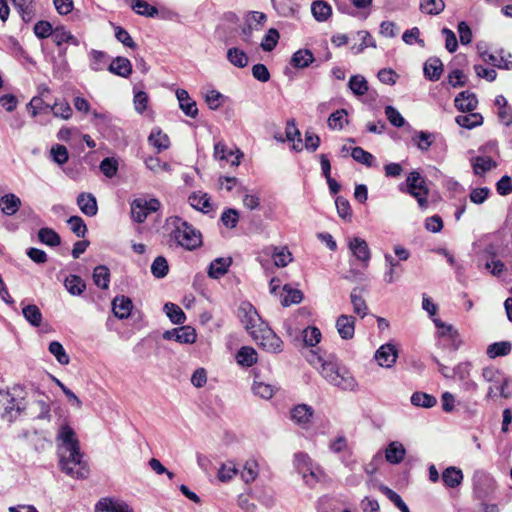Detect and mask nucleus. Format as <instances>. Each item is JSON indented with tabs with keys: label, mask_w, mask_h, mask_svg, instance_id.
Returning a JSON list of instances; mask_svg holds the SVG:
<instances>
[{
	"label": "nucleus",
	"mask_w": 512,
	"mask_h": 512,
	"mask_svg": "<svg viewBox=\"0 0 512 512\" xmlns=\"http://www.w3.org/2000/svg\"><path fill=\"white\" fill-rule=\"evenodd\" d=\"M285 137L287 141L292 143L293 150L297 152L303 150V141L301 139L300 131L296 126L295 119H289L286 122Z\"/></svg>",
	"instance_id": "obj_25"
},
{
	"label": "nucleus",
	"mask_w": 512,
	"mask_h": 512,
	"mask_svg": "<svg viewBox=\"0 0 512 512\" xmlns=\"http://www.w3.org/2000/svg\"><path fill=\"white\" fill-rule=\"evenodd\" d=\"M21 206V200L18 196L13 193L5 194L0 198L1 211L7 215H14Z\"/></svg>",
	"instance_id": "obj_29"
},
{
	"label": "nucleus",
	"mask_w": 512,
	"mask_h": 512,
	"mask_svg": "<svg viewBox=\"0 0 512 512\" xmlns=\"http://www.w3.org/2000/svg\"><path fill=\"white\" fill-rule=\"evenodd\" d=\"M441 479L445 487L457 488L462 484L464 475L460 468L449 466L442 472Z\"/></svg>",
	"instance_id": "obj_23"
},
{
	"label": "nucleus",
	"mask_w": 512,
	"mask_h": 512,
	"mask_svg": "<svg viewBox=\"0 0 512 512\" xmlns=\"http://www.w3.org/2000/svg\"><path fill=\"white\" fill-rule=\"evenodd\" d=\"M483 57L485 62H488L499 69L512 70V61L505 60L503 56L484 53Z\"/></svg>",
	"instance_id": "obj_63"
},
{
	"label": "nucleus",
	"mask_w": 512,
	"mask_h": 512,
	"mask_svg": "<svg viewBox=\"0 0 512 512\" xmlns=\"http://www.w3.org/2000/svg\"><path fill=\"white\" fill-rule=\"evenodd\" d=\"M279 38L280 34L278 30L275 28H270L264 36L260 46L264 51L270 52L276 47Z\"/></svg>",
	"instance_id": "obj_56"
},
{
	"label": "nucleus",
	"mask_w": 512,
	"mask_h": 512,
	"mask_svg": "<svg viewBox=\"0 0 512 512\" xmlns=\"http://www.w3.org/2000/svg\"><path fill=\"white\" fill-rule=\"evenodd\" d=\"M314 61L313 53L309 49L296 51L291 58V64L295 68H306Z\"/></svg>",
	"instance_id": "obj_34"
},
{
	"label": "nucleus",
	"mask_w": 512,
	"mask_h": 512,
	"mask_svg": "<svg viewBox=\"0 0 512 512\" xmlns=\"http://www.w3.org/2000/svg\"><path fill=\"white\" fill-rule=\"evenodd\" d=\"M108 70L117 76L128 78L132 74L133 68L128 58L118 56L111 61Z\"/></svg>",
	"instance_id": "obj_24"
},
{
	"label": "nucleus",
	"mask_w": 512,
	"mask_h": 512,
	"mask_svg": "<svg viewBox=\"0 0 512 512\" xmlns=\"http://www.w3.org/2000/svg\"><path fill=\"white\" fill-rule=\"evenodd\" d=\"M398 357V351L395 345L386 343L379 347L375 353V360L378 364L385 368H390L394 365Z\"/></svg>",
	"instance_id": "obj_12"
},
{
	"label": "nucleus",
	"mask_w": 512,
	"mask_h": 512,
	"mask_svg": "<svg viewBox=\"0 0 512 512\" xmlns=\"http://www.w3.org/2000/svg\"><path fill=\"white\" fill-rule=\"evenodd\" d=\"M348 86L357 96H362L368 91V82L362 75H353L349 80Z\"/></svg>",
	"instance_id": "obj_51"
},
{
	"label": "nucleus",
	"mask_w": 512,
	"mask_h": 512,
	"mask_svg": "<svg viewBox=\"0 0 512 512\" xmlns=\"http://www.w3.org/2000/svg\"><path fill=\"white\" fill-rule=\"evenodd\" d=\"M62 171L72 180H80L85 175L82 162H57Z\"/></svg>",
	"instance_id": "obj_31"
},
{
	"label": "nucleus",
	"mask_w": 512,
	"mask_h": 512,
	"mask_svg": "<svg viewBox=\"0 0 512 512\" xmlns=\"http://www.w3.org/2000/svg\"><path fill=\"white\" fill-rule=\"evenodd\" d=\"M53 42L58 46H62L64 43H71L75 46L79 44L78 39L73 36L69 31L65 30L64 27H56L51 35Z\"/></svg>",
	"instance_id": "obj_36"
},
{
	"label": "nucleus",
	"mask_w": 512,
	"mask_h": 512,
	"mask_svg": "<svg viewBox=\"0 0 512 512\" xmlns=\"http://www.w3.org/2000/svg\"><path fill=\"white\" fill-rule=\"evenodd\" d=\"M238 364L251 367L257 362V353L252 347L244 346L236 354Z\"/></svg>",
	"instance_id": "obj_40"
},
{
	"label": "nucleus",
	"mask_w": 512,
	"mask_h": 512,
	"mask_svg": "<svg viewBox=\"0 0 512 512\" xmlns=\"http://www.w3.org/2000/svg\"><path fill=\"white\" fill-rule=\"evenodd\" d=\"M252 338L269 352L277 353L282 350V340L274 333L268 324H260L258 331L252 332Z\"/></svg>",
	"instance_id": "obj_5"
},
{
	"label": "nucleus",
	"mask_w": 512,
	"mask_h": 512,
	"mask_svg": "<svg viewBox=\"0 0 512 512\" xmlns=\"http://www.w3.org/2000/svg\"><path fill=\"white\" fill-rule=\"evenodd\" d=\"M411 141L421 151H426L431 147L446 150V145L442 141L438 142L436 135L427 131L415 132Z\"/></svg>",
	"instance_id": "obj_11"
},
{
	"label": "nucleus",
	"mask_w": 512,
	"mask_h": 512,
	"mask_svg": "<svg viewBox=\"0 0 512 512\" xmlns=\"http://www.w3.org/2000/svg\"><path fill=\"white\" fill-rule=\"evenodd\" d=\"M347 122V111L345 109L336 110L328 118V125L332 129H342Z\"/></svg>",
	"instance_id": "obj_58"
},
{
	"label": "nucleus",
	"mask_w": 512,
	"mask_h": 512,
	"mask_svg": "<svg viewBox=\"0 0 512 512\" xmlns=\"http://www.w3.org/2000/svg\"><path fill=\"white\" fill-rule=\"evenodd\" d=\"M176 96L179 101L180 109L186 116L191 118H196L198 115V109L196 102L191 99L188 92L184 89H178L176 91Z\"/></svg>",
	"instance_id": "obj_22"
},
{
	"label": "nucleus",
	"mask_w": 512,
	"mask_h": 512,
	"mask_svg": "<svg viewBox=\"0 0 512 512\" xmlns=\"http://www.w3.org/2000/svg\"><path fill=\"white\" fill-rule=\"evenodd\" d=\"M239 218V212L236 209L227 208L222 212L220 221L225 227L233 229L237 226Z\"/></svg>",
	"instance_id": "obj_57"
},
{
	"label": "nucleus",
	"mask_w": 512,
	"mask_h": 512,
	"mask_svg": "<svg viewBox=\"0 0 512 512\" xmlns=\"http://www.w3.org/2000/svg\"><path fill=\"white\" fill-rule=\"evenodd\" d=\"M406 191L416 198L420 207L427 206L428 188L425 185V180L417 171L409 173L406 179Z\"/></svg>",
	"instance_id": "obj_6"
},
{
	"label": "nucleus",
	"mask_w": 512,
	"mask_h": 512,
	"mask_svg": "<svg viewBox=\"0 0 512 512\" xmlns=\"http://www.w3.org/2000/svg\"><path fill=\"white\" fill-rule=\"evenodd\" d=\"M169 272V265L165 257L157 256L151 265V273L155 278H164Z\"/></svg>",
	"instance_id": "obj_53"
},
{
	"label": "nucleus",
	"mask_w": 512,
	"mask_h": 512,
	"mask_svg": "<svg viewBox=\"0 0 512 512\" xmlns=\"http://www.w3.org/2000/svg\"><path fill=\"white\" fill-rule=\"evenodd\" d=\"M258 464L255 460H249L245 463L244 468L241 472V477L245 483L253 482L258 476Z\"/></svg>",
	"instance_id": "obj_61"
},
{
	"label": "nucleus",
	"mask_w": 512,
	"mask_h": 512,
	"mask_svg": "<svg viewBox=\"0 0 512 512\" xmlns=\"http://www.w3.org/2000/svg\"><path fill=\"white\" fill-rule=\"evenodd\" d=\"M22 20L26 23L35 18L34 0H11Z\"/></svg>",
	"instance_id": "obj_30"
},
{
	"label": "nucleus",
	"mask_w": 512,
	"mask_h": 512,
	"mask_svg": "<svg viewBox=\"0 0 512 512\" xmlns=\"http://www.w3.org/2000/svg\"><path fill=\"white\" fill-rule=\"evenodd\" d=\"M357 288H354L350 294V300L353 305V311L355 314L364 318L368 313V306L361 295L357 294Z\"/></svg>",
	"instance_id": "obj_50"
},
{
	"label": "nucleus",
	"mask_w": 512,
	"mask_h": 512,
	"mask_svg": "<svg viewBox=\"0 0 512 512\" xmlns=\"http://www.w3.org/2000/svg\"><path fill=\"white\" fill-rule=\"evenodd\" d=\"M294 465L297 471L302 475L305 483L310 487H313L324 476L323 470L313 463L312 459L306 453H296Z\"/></svg>",
	"instance_id": "obj_4"
},
{
	"label": "nucleus",
	"mask_w": 512,
	"mask_h": 512,
	"mask_svg": "<svg viewBox=\"0 0 512 512\" xmlns=\"http://www.w3.org/2000/svg\"><path fill=\"white\" fill-rule=\"evenodd\" d=\"M51 111L54 116L61 117L63 119H69L72 116V108L65 100L55 102L54 105L51 106Z\"/></svg>",
	"instance_id": "obj_64"
},
{
	"label": "nucleus",
	"mask_w": 512,
	"mask_h": 512,
	"mask_svg": "<svg viewBox=\"0 0 512 512\" xmlns=\"http://www.w3.org/2000/svg\"><path fill=\"white\" fill-rule=\"evenodd\" d=\"M338 216L345 221H350L352 218V209L347 199L338 196L335 200Z\"/></svg>",
	"instance_id": "obj_59"
},
{
	"label": "nucleus",
	"mask_w": 512,
	"mask_h": 512,
	"mask_svg": "<svg viewBox=\"0 0 512 512\" xmlns=\"http://www.w3.org/2000/svg\"><path fill=\"white\" fill-rule=\"evenodd\" d=\"M148 141L157 149L158 152L166 150L170 146L169 137L162 133L160 129L152 130L148 137Z\"/></svg>",
	"instance_id": "obj_38"
},
{
	"label": "nucleus",
	"mask_w": 512,
	"mask_h": 512,
	"mask_svg": "<svg viewBox=\"0 0 512 512\" xmlns=\"http://www.w3.org/2000/svg\"><path fill=\"white\" fill-rule=\"evenodd\" d=\"M56 439L61 443L59 464L62 471L75 478H86L89 469L82 459L80 443L73 428L67 423L61 424Z\"/></svg>",
	"instance_id": "obj_1"
},
{
	"label": "nucleus",
	"mask_w": 512,
	"mask_h": 512,
	"mask_svg": "<svg viewBox=\"0 0 512 512\" xmlns=\"http://www.w3.org/2000/svg\"><path fill=\"white\" fill-rule=\"evenodd\" d=\"M49 352L56 358L61 365H68L70 358L63 345L58 341H52L48 347Z\"/></svg>",
	"instance_id": "obj_55"
},
{
	"label": "nucleus",
	"mask_w": 512,
	"mask_h": 512,
	"mask_svg": "<svg viewBox=\"0 0 512 512\" xmlns=\"http://www.w3.org/2000/svg\"><path fill=\"white\" fill-rule=\"evenodd\" d=\"M64 286L73 296L81 295L86 289V283L78 275L71 274L64 280Z\"/></svg>",
	"instance_id": "obj_32"
},
{
	"label": "nucleus",
	"mask_w": 512,
	"mask_h": 512,
	"mask_svg": "<svg viewBox=\"0 0 512 512\" xmlns=\"http://www.w3.org/2000/svg\"><path fill=\"white\" fill-rule=\"evenodd\" d=\"M500 157L498 145L495 141H489L479 148V155L473 160H495Z\"/></svg>",
	"instance_id": "obj_41"
},
{
	"label": "nucleus",
	"mask_w": 512,
	"mask_h": 512,
	"mask_svg": "<svg viewBox=\"0 0 512 512\" xmlns=\"http://www.w3.org/2000/svg\"><path fill=\"white\" fill-rule=\"evenodd\" d=\"M161 206L157 198L146 200L143 198H136L131 202V217L137 223H143L148 215L152 212L159 210Z\"/></svg>",
	"instance_id": "obj_7"
},
{
	"label": "nucleus",
	"mask_w": 512,
	"mask_h": 512,
	"mask_svg": "<svg viewBox=\"0 0 512 512\" xmlns=\"http://www.w3.org/2000/svg\"><path fill=\"white\" fill-rule=\"evenodd\" d=\"M163 228L169 233L170 240L185 250L193 251L202 245L200 231L178 216L168 217Z\"/></svg>",
	"instance_id": "obj_3"
},
{
	"label": "nucleus",
	"mask_w": 512,
	"mask_h": 512,
	"mask_svg": "<svg viewBox=\"0 0 512 512\" xmlns=\"http://www.w3.org/2000/svg\"><path fill=\"white\" fill-rule=\"evenodd\" d=\"M227 59L232 65L238 68L246 67L249 60L247 54L243 50L236 47L228 49Z\"/></svg>",
	"instance_id": "obj_46"
},
{
	"label": "nucleus",
	"mask_w": 512,
	"mask_h": 512,
	"mask_svg": "<svg viewBox=\"0 0 512 512\" xmlns=\"http://www.w3.org/2000/svg\"><path fill=\"white\" fill-rule=\"evenodd\" d=\"M455 107L462 112H472L478 105L477 97L470 91L460 92L454 99Z\"/></svg>",
	"instance_id": "obj_19"
},
{
	"label": "nucleus",
	"mask_w": 512,
	"mask_h": 512,
	"mask_svg": "<svg viewBox=\"0 0 512 512\" xmlns=\"http://www.w3.org/2000/svg\"><path fill=\"white\" fill-rule=\"evenodd\" d=\"M456 123L466 129H472L482 125L483 116L480 113L473 111L466 115H458L455 119Z\"/></svg>",
	"instance_id": "obj_35"
},
{
	"label": "nucleus",
	"mask_w": 512,
	"mask_h": 512,
	"mask_svg": "<svg viewBox=\"0 0 512 512\" xmlns=\"http://www.w3.org/2000/svg\"><path fill=\"white\" fill-rule=\"evenodd\" d=\"M76 203L80 211L88 216L94 217L98 213V205L96 197L92 193L81 192L76 199Z\"/></svg>",
	"instance_id": "obj_14"
},
{
	"label": "nucleus",
	"mask_w": 512,
	"mask_h": 512,
	"mask_svg": "<svg viewBox=\"0 0 512 512\" xmlns=\"http://www.w3.org/2000/svg\"><path fill=\"white\" fill-rule=\"evenodd\" d=\"M95 512H134L124 501L114 498H102L95 505Z\"/></svg>",
	"instance_id": "obj_13"
},
{
	"label": "nucleus",
	"mask_w": 512,
	"mask_h": 512,
	"mask_svg": "<svg viewBox=\"0 0 512 512\" xmlns=\"http://www.w3.org/2000/svg\"><path fill=\"white\" fill-rule=\"evenodd\" d=\"M255 395L263 398L270 399L273 397L275 389L272 385L255 380L252 386Z\"/></svg>",
	"instance_id": "obj_60"
},
{
	"label": "nucleus",
	"mask_w": 512,
	"mask_h": 512,
	"mask_svg": "<svg viewBox=\"0 0 512 512\" xmlns=\"http://www.w3.org/2000/svg\"><path fill=\"white\" fill-rule=\"evenodd\" d=\"M188 203L194 209L205 214L213 211V204L211 203L210 196L202 191L193 192L191 195H189Z\"/></svg>",
	"instance_id": "obj_17"
},
{
	"label": "nucleus",
	"mask_w": 512,
	"mask_h": 512,
	"mask_svg": "<svg viewBox=\"0 0 512 512\" xmlns=\"http://www.w3.org/2000/svg\"><path fill=\"white\" fill-rule=\"evenodd\" d=\"M336 329L342 339H352L355 333V317L346 314L340 315L336 320Z\"/></svg>",
	"instance_id": "obj_16"
},
{
	"label": "nucleus",
	"mask_w": 512,
	"mask_h": 512,
	"mask_svg": "<svg viewBox=\"0 0 512 512\" xmlns=\"http://www.w3.org/2000/svg\"><path fill=\"white\" fill-rule=\"evenodd\" d=\"M94 284L101 289H108L110 282V271L107 266L99 265L94 268L92 275Z\"/></svg>",
	"instance_id": "obj_37"
},
{
	"label": "nucleus",
	"mask_w": 512,
	"mask_h": 512,
	"mask_svg": "<svg viewBox=\"0 0 512 512\" xmlns=\"http://www.w3.org/2000/svg\"><path fill=\"white\" fill-rule=\"evenodd\" d=\"M445 8L443 0H421L420 10L429 15H438Z\"/></svg>",
	"instance_id": "obj_52"
},
{
	"label": "nucleus",
	"mask_w": 512,
	"mask_h": 512,
	"mask_svg": "<svg viewBox=\"0 0 512 512\" xmlns=\"http://www.w3.org/2000/svg\"><path fill=\"white\" fill-rule=\"evenodd\" d=\"M163 338L174 340L180 344H192L196 341L197 334L193 327L187 325L165 331Z\"/></svg>",
	"instance_id": "obj_10"
},
{
	"label": "nucleus",
	"mask_w": 512,
	"mask_h": 512,
	"mask_svg": "<svg viewBox=\"0 0 512 512\" xmlns=\"http://www.w3.org/2000/svg\"><path fill=\"white\" fill-rule=\"evenodd\" d=\"M473 487L476 493L483 494L494 486V479L482 469L475 470L472 476Z\"/></svg>",
	"instance_id": "obj_15"
},
{
	"label": "nucleus",
	"mask_w": 512,
	"mask_h": 512,
	"mask_svg": "<svg viewBox=\"0 0 512 512\" xmlns=\"http://www.w3.org/2000/svg\"><path fill=\"white\" fill-rule=\"evenodd\" d=\"M232 264L231 257H219L210 263L208 275L211 278L218 279L225 275Z\"/></svg>",
	"instance_id": "obj_28"
},
{
	"label": "nucleus",
	"mask_w": 512,
	"mask_h": 512,
	"mask_svg": "<svg viewBox=\"0 0 512 512\" xmlns=\"http://www.w3.org/2000/svg\"><path fill=\"white\" fill-rule=\"evenodd\" d=\"M313 408L306 404L296 405L291 410V419L302 427H307L313 417Z\"/></svg>",
	"instance_id": "obj_20"
},
{
	"label": "nucleus",
	"mask_w": 512,
	"mask_h": 512,
	"mask_svg": "<svg viewBox=\"0 0 512 512\" xmlns=\"http://www.w3.org/2000/svg\"><path fill=\"white\" fill-rule=\"evenodd\" d=\"M495 105L499 108L498 117L502 123L509 126L512 123V112L507 107V100L503 95H499L495 99Z\"/></svg>",
	"instance_id": "obj_48"
},
{
	"label": "nucleus",
	"mask_w": 512,
	"mask_h": 512,
	"mask_svg": "<svg viewBox=\"0 0 512 512\" xmlns=\"http://www.w3.org/2000/svg\"><path fill=\"white\" fill-rule=\"evenodd\" d=\"M164 312L173 324H183L186 320L183 310L174 303H166L164 305Z\"/></svg>",
	"instance_id": "obj_43"
},
{
	"label": "nucleus",
	"mask_w": 512,
	"mask_h": 512,
	"mask_svg": "<svg viewBox=\"0 0 512 512\" xmlns=\"http://www.w3.org/2000/svg\"><path fill=\"white\" fill-rule=\"evenodd\" d=\"M311 10L314 18L319 22L328 20L332 14L331 6L324 0L314 1Z\"/></svg>",
	"instance_id": "obj_33"
},
{
	"label": "nucleus",
	"mask_w": 512,
	"mask_h": 512,
	"mask_svg": "<svg viewBox=\"0 0 512 512\" xmlns=\"http://www.w3.org/2000/svg\"><path fill=\"white\" fill-rule=\"evenodd\" d=\"M411 403L417 407L432 408L436 405L437 399L424 392H414L411 396Z\"/></svg>",
	"instance_id": "obj_49"
},
{
	"label": "nucleus",
	"mask_w": 512,
	"mask_h": 512,
	"mask_svg": "<svg viewBox=\"0 0 512 512\" xmlns=\"http://www.w3.org/2000/svg\"><path fill=\"white\" fill-rule=\"evenodd\" d=\"M348 248L352 255L361 262L364 268L369 266L371 251L368 243L364 239L360 237L350 238L348 241Z\"/></svg>",
	"instance_id": "obj_9"
},
{
	"label": "nucleus",
	"mask_w": 512,
	"mask_h": 512,
	"mask_svg": "<svg viewBox=\"0 0 512 512\" xmlns=\"http://www.w3.org/2000/svg\"><path fill=\"white\" fill-rule=\"evenodd\" d=\"M321 361V376L333 387L341 391L356 392L359 384L352 372L334 356Z\"/></svg>",
	"instance_id": "obj_2"
},
{
	"label": "nucleus",
	"mask_w": 512,
	"mask_h": 512,
	"mask_svg": "<svg viewBox=\"0 0 512 512\" xmlns=\"http://www.w3.org/2000/svg\"><path fill=\"white\" fill-rule=\"evenodd\" d=\"M38 238H39L40 242H42L43 244H46L50 247L58 246L61 243V238H60L59 234L52 228H48V227L41 228L38 231Z\"/></svg>",
	"instance_id": "obj_44"
},
{
	"label": "nucleus",
	"mask_w": 512,
	"mask_h": 512,
	"mask_svg": "<svg viewBox=\"0 0 512 512\" xmlns=\"http://www.w3.org/2000/svg\"><path fill=\"white\" fill-rule=\"evenodd\" d=\"M272 257L277 267H286L292 261V255L286 247H274Z\"/></svg>",
	"instance_id": "obj_54"
},
{
	"label": "nucleus",
	"mask_w": 512,
	"mask_h": 512,
	"mask_svg": "<svg viewBox=\"0 0 512 512\" xmlns=\"http://www.w3.org/2000/svg\"><path fill=\"white\" fill-rule=\"evenodd\" d=\"M67 224L70 227V230L77 236V237H84L87 233V226L83 219L80 216H71L67 220Z\"/></svg>",
	"instance_id": "obj_62"
},
{
	"label": "nucleus",
	"mask_w": 512,
	"mask_h": 512,
	"mask_svg": "<svg viewBox=\"0 0 512 512\" xmlns=\"http://www.w3.org/2000/svg\"><path fill=\"white\" fill-rule=\"evenodd\" d=\"M133 308V303L129 297L124 295L116 296L112 301V311L118 319H127Z\"/></svg>",
	"instance_id": "obj_18"
},
{
	"label": "nucleus",
	"mask_w": 512,
	"mask_h": 512,
	"mask_svg": "<svg viewBox=\"0 0 512 512\" xmlns=\"http://www.w3.org/2000/svg\"><path fill=\"white\" fill-rule=\"evenodd\" d=\"M512 345L508 341H500L492 343L487 348V355L489 358H496L501 356H506L511 352Z\"/></svg>",
	"instance_id": "obj_42"
},
{
	"label": "nucleus",
	"mask_w": 512,
	"mask_h": 512,
	"mask_svg": "<svg viewBox=\"0 0 512 512\" xmlns=\"http://www.w3.org/2000/svg\"><path fill=\"white\" fill-rule=\"evenodd\" d=\"M238 317L251 336L253 331H258L260 324H266L259 316L255 307L249 302H242L240 304Z\"/></svg>",
	"instance_id": "obj_8"
},
{
	"label": "nucleus",
	"mask_w": 512,
	"mask_h": 512,
	"mask_svg": "<svg viewBox=\"0 0 512 512\" xmlns=\"http://www.w3.org/2000/svg\"><path fill=\"white\" fill-rule=\"evenodd\" d=\"M131 9L138 15L145 17H155L158 15L157 7L150 5L144 0H133L130 4Z\"/></svg>",
	"instance_id": "obj_39"
},
{
	"label": "nucleus",
	"mask_w": 512,
	"mask_h": 512,
	"mask_svg": "<svg viewBox=\"0 0 512 512\" xmlns=\"http://www.w3.org/2000/svg\"><path fill=\"white\" fill-rule=\"evenodd\" d=\"M24 318L34 327H39L42 322V313L37 305L29 304L23 307Z\"/></svg>",
	"instance_id": "obj_47"
},
{
	"label": "nucleus",
	"mask_w": 512,
	"mask_h": 512,
	"mask_svg": "<svg viewBox=\"0 0 512 512\" xmlns=\"http://www.w3.org/2000/svg\"><path fill=\"white\" fill-rule=\"evenodd\" d=\"M341 157L348 158L351 157L353 160H371L372 155L366 151H364L360 147H354L352 145H344L341 150Z\"/></svg>",
	"instance_id": "obj_45"
},
{
	"label": "nucleus",
	"mask_w": 512,
	"mask_h": 512,
	"mask_svg": "<svg viewBox=\"0 0 512 512\" xmlns=\"http://www.w3.org/2000/svg\"><path fill=\"white\" fill-rule=\"evenodd\" d=\"M406 455L404 445L399 441H392L385 449V459L392 465L400 464Z\"/></svg>",
	"instance_id": "obj_21"
},
{
	"label": "nucleus",
	"mask_w": 512,
	"mask_h": 512,
	"mask_svg": "<svg viewBox=\"0 0 512 512\" xmlns=\"http://www.w3.org/2000/svg\"><path fill=\"white\" fill-rule=\"evenodd\" d=\"M214 157L216 160H228L230 157L240 160L243 157V153L236 146L229 148L225 143L218 142L214 146Z\"/></svg>",
	"instance_id": "obj_26"
},
{
	"label": "nucleus",
	"mask_w": 512,
	"mask_h": 512,
	"mask_svg": "<svg viewBox=\"0 0 512 512\" xmlns=\"http://www.w3.org/2000/svg\"><path fill=\"white\" fill-rule=\"evenodd\" d=\"M424 76L430 81H437L443 73V63L437 57H431L424 63Z\"/></svg>",
	"instance_id": "obj_27"
}]
</instances>
